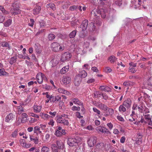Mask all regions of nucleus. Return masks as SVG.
<instances>
[{
	"instance_id": "obj_1",
	"label": "nucleus",
	"mask_w": 152,
	"mask_h": 152,
	"mask_svg": "<svg viewBox=\"0 0 152 152\" xmlns=\"http://www.w3.org/2000/svg\"><path fill=\"white\" fill-rule=\"evenodd\" d=\"M50 46L52 50L54 52L63 51L65 47L64 45H60L56 42H53L51 44Z\"/></svg>"
},
{
	"instance_id": "obj_2",
	"label": "nucleus",
	"mask_w": 152,
	"mask_h": 152,
	"mask_svg": "<svg viewBox=\"0 0 152 152\" xmlns=\"http://www.w3.org/2000/svg\"><path fill=\"white\" fill-rule=\"evenodd\" d=\"M80 139L79 137L75 138H69L67 140V144L70 146L73 147L76 146L79 142Z\"/></svg>"
},
{
	"instance_id": "obj_3",
	"label": "nucleus",
	"mask_w": 152,
	"mask_h": 152,
	"mask_svg": "<svg viewBox=\"0 0 152 152\" xmlns=\"http://www.w3.org/2000/svg\"><path fill=\"white\" fill-rule=\"evenodd\" d=\"M36 79L39 83L41 84L43 80H47V78L45 75L42 73H38L36 76Z\"/></svg>"
},
{
	"instance_id": "obj_4",
	"label": "nucleus",
	"mask_w": 152,
	"mask_h": 152,
	"mask_svg": "<svg viewBox=\"0 0 152 152\" xmlns=\"http://www.w3.org/2000/svg\"><path fill=\"white\" fill-rule=\"evenodd\" d=\"M71 57V55L68 52H66L63 53L60 59V60L62 62L68 60Z\"/></svg>"
},
{
	"instance_id": "obj_5",
	"label": "nucleus",
	"mask_w": 152,
	"mask_h": 152,
	"mask_svg": "<svg viewBox=\"0 0 152 152\" xmlns=\"http://www.w3.org/2000/svg\"><path fill=\"white\" fill-rule=\"evenodd\" d=\"M138 108L139 112L141 113H143V115L144 114L149 113V109L143 104H141L138 106Z\"/></svg>"
},
{
	"instance_id": "obj_6",
	"label": "nucleus",
	"mask_w": 152,
	"mask_h": 152,
	"mask_svg": "<svg viewBox=\"0 0 152 152\" xmlns=\"http://www.w3.org/2000/svg\"><path fill=\"white\" fill-rule=\"evenodd\" d=\"M57 122L58 123L62 124L65 125L67 126L69 125V123L67 120L62 118V117H58L57 118Z\"/></svg>"
},
{
	"instance_id": "obj_7",
	"label": "nucleus",
	"mask_w": 152,
	"mask_h": 152,
	"mask_svg": "<svg viewBox=\"0 0 152 152\" xmlns=\"http://www.w3.org/2000/svg\"><path fill=\"white\" fill-rule=\"evenodd\" d=\"M34 48L36 55L37 56H39L41 53L42 51L40 45L39 44L36 43L35 44Z\"/></svg>"
},
{
	"instance_id": "obj_8",
	"label": "nucleus",
	"mask_w": 152,
	"mask_h": 152,
	"mask_svg": "<svg viewBox=\"0 0 152 152\" xmlns=\"http://www.w3.org/2000/svg\"><path fill=\"white\" fill-rule=\"evenodd\" d=\"M132 101L130 98H128L124 101L123 103V105L127 108V109L131 107Z\"/></svg>"
},
{
	"instance_id": "obj_9",
	"label": "nucleus",
	"mask_w": 152,
	"mask_h": 152,
	"mask_svg": "<svg viewBox=\"0 0 152 152\" xmlns=\"http://www.w3.org/2000/svg\"><path fill=\"white\" fill-rule=\"evenodd\" d=\"M99 89L101 91H104L106 92H111V89L105 85L100 86Z\"/></svg>"
},
{
	"instance_id": "obj_10",
	"label": "nucleus",
	"mask_w": 152,
	"mask_h": 152,
	"mask_svg": "<svg viewBox=\"0 0 152 152\" xmlns=\"http://www.w3.org/2000/svg\"><path fill=\"white\" fill-rule=\"evenodd\" d=\"M34 111L36 113H39L41 110L42 106L40 104H35L33 107Z\"/></svg>"
},
{
	"instance_id": "obj_11",
	"label": "nucleus",
	"mask_w": 152,
	"mask_h": 152,
	"mask_svg": "<svg viewBox=\"0 0 152 152\" xmlns=\"http://www.w3.org/2000/svg\"><path fill=\"white\" fill-rule=\"evenodd\" d=\"M143 115L144 116L145 118L146 121V123H147L148 125L152 126L151 116L149 114L144 115Z\"/></svg>"
},
{
	"instance_id": "obj_12",
	"label": "nucleus",
	"mask_w": 152,
	"mask_h": 152,
	"mask_svg": "<svg viewBox=\"0 0 152 152\" xmlns=\"http://www.w3.org/2000/svg\"><path fill=\"white\" fill-rule=\"evenodd\" d=\"M58 91L60 93L65 94L67 95L71 94L68 91L65 90L64 88L61 87L59 88L58 89Z\"/></svg>"
},
{
	"instance_id": "obj_13",
	"label": "nucleus",
	"mask_w": 152,
	"mask_h": 152,
	"mask_svg": "<svg viewBox=\"0 0 152 152\" xmlns=\"http://www.w3.org/2000/svg\"><path fill=\"white\" fill-rule=\"evenodd\" d=\"M71 78L68 76H63L62 79V81L65 84H69L71 82Z\"/></svg>"
},
{
	"instance_id": "obj_14",
	"label": "nucleus",
	"mask_w": 152,
	"mask_h": 152,
	"mask_svg": "<svg viewBox=\"0 0 152 152\" xmlns=\"http://www.w3.org/2000/svg\"><path fill=\"white\" fill-rule=\"evenodd\" d=\"M14 118V116L12 113H10L7 115L5 118V121L7 122H10L12 121L13 118Z\"/></svg>"
},
{
	"instance_id": "obj_15",
	"label": "nucleus",
	"mask_w": 152,
	"mask_h": 152,
	"mask_svg": "<svg viewBox=\"0 0 152 152\" xmlns=\"http://www.w3.org/2000/svg\"><path fill=\"white\" fill-rule=\"evenodd\" d=\"M87 73L85 70L80 69L79 73L78 76L79 77L84 78L87 76Z\"/></svg>"
},
{
	"instance_id": "obj_16",
	"label": "nucleus",
	"mask_w": 152,
	"mask_h": 152,
	"mask_svg": "<svg viewBox=\"0 0 152 152\" xmlns=\"http://www.w3.org/2000/svg\"><path fill=\"white\" fill-rule=\"evenodd\" d=\"M106 111V113L104 114L105 116L112 115L114 113V110L112 108H109L108 107V109Z\"/></svg>"
},
{
	"instance_id": "obj_17",
	"label": "nucleus",
	"mask_w": 152,
	"mask_h": 152,
	"mask_svg": "<svg viewBox=\"0 0 152 152\" xmlns=\"http://www.w3.org/2000/svg\"><path fill=\"white\" fill-rule=\"evenodd\" d=\"M62 130V127L59 126L58 127V129L56 130L55 132V134L57 137H61L62 134L61 132V130Z\"/></svg>"
},
{
	"instance_id": "obj_18",
	"label": "nucleus",
	"mask_w": 152,
	"mask_h": 152,
	"mask_svg": "<svg viewBox=\"0 0 152 152\" xmlns=\"http://www.w3.org/2000/svg\"><path fill=\"white\" fill-rule=\"evenodd\" d=\"M88 25V21L86 20L83 21L81 25V28L83 31H84L86 29Z\"/></svg>"
},
{
	"instance_id": "obj_19",
	"label": "nucleus",
	"mask_w": 152,
	"mask_h": 152,
	"mask_svg": "<svg viewBox=\"0 0 152 152\" xmlns=\"http://www.w3.org/2000/svg\"><path fill=\"white\" fill-rule=\"evenodd\" d=\"M69 68V65H67L63 67L60 70L61 74H64L68 71Z\"/></svg>"
},
{
	"instance_id": "obj_20",
	"label": "nucleus",
	"mask_w": 152,
	"mask_h": 152,
	"mask_svg": "<svg viewBox=\"0 0 152 152\" xmlns=\"http://www.w3.org/2000/svg\"><path fill=\"white\" fill-rule=\"evenodd\" d=\"M30 139L31 141L34 142L35 144H37L39 142L38 138L37 137H34L32 136H30Z\"/></svg>"
},
{
	"instance_id": "obj_21",
	"label": "nucleus",
	"mask_w": 152,
	"mask_h": 152,
	"mask_svg": "<svg viewBox=\"0 0 152 152\" xmlns=\"http://www.w3.org/2000/svg\"><path fill=\"white\" fill-rule=\"evenodd\" d=\"M40 116L42 118L45 120L48 119L50 117V116L49 115L42 113H40Z\"/></svg>"
},
{
	"instance_id": "obj_22",
	"label": "nucleus",
	"mask_w": 152,
	"mask_h": 152,
	"mask_svg": "<svg viewBox=\"0 0 152 152\" xmlns=\"http://www.w3.org/2000/svg\"><path fill=\"white\" fill-rule=\"evenodd\" d=\"M22 118L21 121L22 123H25L27 121V118L28 116L26 113H23L22 114Z\"/></svg>"
},
{
	"instance_id": "obj_23",
	"label": "nucleus",
	"mask_w": 152,
	"mask_h": 152,
	"mask_svg": "<svg viewBox=\"0 0 152 152\" xmlns=\"http://www.w3.org/2000/svg\"><path fill=\"white\" fill-rule=\"evenodd\" d=\"M41 10V8L39 6H37L33 10V12L34 14L35 15L38 14L40 12Z\"/></svg>"
},
{
	"instance_id": "obj_24",
	"label": "nucleus",
	"mask_w": 152,
	"mask_h": 152,
	"mask_svg": "<svg viewBox=\"0 0 152 152\" xmlns=\"http://www.w3.org/2000/svg\"><path fill=\"white\" fill-rule=\"evenodd\" d=\"M81 82V79L78 76H77L75 77L74 80L75 84V86H77L80 84Z\"/></svg>"
},
{
	"instance_id": "obj_25",
	"label": "nucleus",
	"mask_w": 152,
	"mask_h": 152,
	"mask_svg": "<svg viewBox=\"0 0 152 152\" xmlns=\"http://www.w3.org/2000/svg\"><path fill=\"white\" fill-rule=\"evenodd\" d=\"M72 102L75 104H77L79 105L83 106V103L81 102L78 99L74 98L72 99Z\"/></svg>"
},
{
	"instance_id": "obj_26",
	"label": "nucleus",
	"mask_w": 152,
	"mask_h": 152,
	"mask_svg": "<svg viewBox=\"0 0 152 152\" xmlns=\"http://www.w3.org/2000/svg\"><path fill=\"white\" fill-rule=\"evenodd\" d=\"M126 107L123 105H121L119 108V111L120 112H125L126 111Z\"/></svg>"
},
{
	"instance_id": "obj_27",
	"label": "nucleus",
	"mask_w": 152,
	"mask_h": 152,
	"mask_svg": "<svg viewBox=\"0 0 152 152\" xmlns=\"http://www.w3.org/2000/svg\"><path fill=\"white\" fill-rule=\"evenodd\" d=\"M52 66H54L58 64L59 62V60L57 58H54L51 61Z\"/></svg>"
},
{
	"instance_id": "obj_28",
	"label": "nucleus",
	"mask_w": 152,
	"mask_h": 152,
	"mask_svg": "<svg viewBox=\"0 0 152 152\" xmlns=\"http://www.w3.org/2000/svg\"><path fill=\"white\" fill-rule=\"evenodd\" d=\"M105 128L103 127L99 126L96 128V129L98 132H101L102 133H104V129Z\"/></svg>"
},
{
	"instance_id": "obj_29",
	"label": "nucleus",
	"mask_w": 152,
	"mask_h": 152,
	"mask_svg": "<svg viewBox=\"0 0 152 152\" xmlns=\"http://www.w3.org/2000/svg\"><path fill=\"white\" fill-rule=\"evenodd\" d=\"M88 143L89 146L92 147L94 145V140L91 138L88 140Z\"/></svg>"
},
{
	"instance_id": "obj_30",
	"label": "nucleus",
	"mask_w": 152,
	"mask_h": 152,
	"mask_svg": "<svg viewBox=\"0 0 152 152\" xmlns=\"http://www.w3.org/2000/svg\"><path fill=\"white\" fill-rule=\"evenodd\" d=\"M17 109L18 110V112L19 114H20L22 112H25L24 110L21 105L18 106Z\"/></svg>"
},
{
	"instance_id": "obj_31",
	"label": "nucleus",
	"mask_w": 152,
	"mask_h": 152,
	"mask_svg": "<svg viewBox=\"0 0 152 152\" xmlns=\"http://www.w3.org/2000/svg\"><path fill=\"white\" fill-rule=\"evenodd\" d=\"M51 148L53 152H58V148L56 144H53Z\"/></svg>"
},
{
	"instance_id": "obj_32",
	"label": "nucleus",
	"mask_w": 152,
	"mask_h": 152,
	"mask_svg": "<svg viewBox=\"0 0 152 152\" xmlns=\"http://www.w3.org/2000/svg\"><path fill=\"white\" fill-rule=\"evenodd\" d=\"M97 12L98 14L101 15L105 13V12L104 10L103 9H100L99 10L97 11ZM106 15L104 14H103V17L104 18L105 17Z\"/></svg>"
},
{
	"instance_id": "obj_33",
	"label": "nucleus",
	"mask_w": 152,
	"mask_h": 152,
	"mask_svg": "<svg viewBox=\"0 0 152 152\" xmlns=\"http://www.w3.org/2000/svg\"><path fill=\"white\" fill-rule=\"evenodd\" d=\"M104 143L101 142L97 144L96 147L97 149L99 150L102 148L104 146Z\"/></svg>"
},
{
	"instance_id": "obj_34",
	"label": "nucleus",
	"mask_w": 152,
	"mask_h": 152,
	"mask_svg": "<svg viewBox=\"0 0 152 152\" xmlns=\"http://www.w3.org/2000/svg\"><path fill=\"white\" fill-rule=\"evenodd\" d=\"M77 32L76 30H74L71 32L69 35V37L70 38H74Z\"/></svg>"
},
{
	"instance_id": "obj_35",
	"label": "nucleus",
	"mask_w": 152,
	"mask_h": 152,
	"mask_svg": "<svg viewBox=\"0 0 152 152\" xmlns=\"http://www.w3.org/2000/svg\"><path fill=\"white\" fill-rule=\"evenodd\" d=\"M1 45L3 47H5L7 48L9 50L11 49V47L9 46L8 43L7 42H1Z\"/></svg>"
},
{
	"instance_id": "obj_36",
	"label": "nucleus",
	"mask_w": 152,
	"mask_h": 152,
	"mask_svg": "<svg viewBox=\"0 0 152 152\" xmlns=\"http://www.w3.org/2000/svg\"><path fill=\"white\" fill-rule=\"evenodd\" d=\"M117 58L114 56H111L109 58V60L110 61L111 63H113Z\"/></svg>"
},
{
	"instance_id": "obj_37",
	"label": "nucleus",
	"mask_w": 152,
	"mask_h": 152,
	"mask_svg": "<svg viewBox=\"0 0 152 152\" xmlns=\"http://www.w3.org/2000/svg\"><path fill=\"white\" fill-rule=\"evenodd\" d=\"M16 61V57H13L11 58L10 59L9 62L10 63L12 64L15 63Z\"/></svg>"
},
{
	"instance_id": "obj_38",
	"label": "nucleus",
	"mask_w": 152,
	"mask_h": 152,
	"mask_svg": "<svg viewBox=\"0 0 152 152\" xmlns=\"http://www.w3.org/2000/svg\"><path fill=\"white\" fill-rule=\"evenodd\" d=\"M129 69V72L132 73H134L137 71V69L132 67V66H130Z\"/></svg>"
},
{
	"instance_id": "obj_39",
	"label": "nucleus",
	"mask_w": 152,
	"mask_h": 152,
	"mask_svg": "<svg viewBox=\"0 0 152 152\" xmlns=\"http://www.w3.org/2000/svg\"><path fill=\"white\" fill-rule=\"evenodd\" d=\"M49 148L46 146H43L41 150V152H49Z\"/></svg>"
},
{
	"instance_id": "obj_40",
	"label": "nucleus",
	"mask_w": 152,
	"mask_h": 152,
	"mask_svg": "<svg viewBox=\"0 0 152 152\" xmlns=\"http://www.w3.org/2000/svg\"><path fill=\"white\" fill-rule=\"evenodd\" d=\"M12 20L11 19H9L4 23V26L6 27L9 26L12 23Z\"/></svg>"
},
{
	"instance_id": "obj_41",
	"label": "nucleus",
	"mask_w": 152,
	"mask_h": 152,
	"mask_svg": "<svg viewBox=\"0 0 152 152\" xmlns=\"http://www.w3.org/2000/svg\"><path fill=\"white\" fill-rule=\"evenodd\" d=\"M115 4L120 6L122 4V0H114Z\"/></svg>"
},
{
	"instance_id": "obj_42",
	"label": "nucleus",
	"mask_w": 152,
	"mask_h": 152,
	"mask_svg": "<svg viewBox=\"0 0 152 152\" xmlns=\"http://www.w3.org/2000/svg\"><path fill=\"white\" fill-rule=\"evenodd\" d=\"M147 85L148 86H152V77H150L147 80Z\"/></svg>"
},
{
	"instance_id": "obj_43",
	"label": "nucleus",
	"mask_w": 152,
	"mask_h": 152,
	"mask_svg": "<svg viewBox=\"0 0 152 152\" xmlns=\"http://www.w3.org/2000/svg\"><path fill=\"white\" fill-rule=\"evenodd\" d=\"M55 37V36L53 34H50L48 35V39L49 40H51L53 39Z\"/></svg>"
},
{
	"instance_id": "obj_44",
	"label": "nucleus",
	"mask_w": 152,
	"mask_h": 152,
	"mask_svg": "<svg viewBox=\"0 0 152 152\" xmlns=\"http://www.w3.org/2000/svg\"><path fill=\"white\" fill-rule=\"evenodd\" d=\"M6 72L4 69H0V76L4 75H6Z\"/></svg>"
},
{
	"instance_id": "obj_45",
	"label": "nucleus",
	"mask_w": 152,
	"mask_h": 152,
	"mask_svg": "<svg viewBox=\"0 0 152 152\" xmlns=\"http://www.w3.org/2000/svg\"><path fill=\"white\" fill-rule=\"evenodd\" d=\"M108 109V107L106 105H105L104 104H102V106L101 107V108L100 109L104 110V111H106V110H107Z\"/></svg>"
},
{
	"instance_id": "obj_46",
	"label": "nucleus",
	"mask_w": 152,
	"mask_h": 152,
	"mask_svg": "<svg viewBox=\"0 0 152 152\" xmlns=\"http://www.w3.org/2000/svg\"><path fill=\"white\" fill-rule=\"evenodd\" d=\"M72 110L73 111H79L80 110V108L79 107L74 106L72 107Z\"/></svg>"
},
{
	"instance_id": "obj_47",
	"label": "nucleus",
	"mask_w": 152,
	"mask_h": 152,
	"mask_svg": "<svg viewBox=\"0 0 152 152\" xmlns=\"http://www.w3.org/2000/svg\"><path fill=\"white\" fill-rule=\"evenodd\" d=\"M0 10H1L2 12L5 14H8V12L6 11L2 6H0Z\"/></svg>"
},
{
	"instance_id": "obj_48",
	"label": "nucleus",
	"mask_w": 152,
	"mask_h": 152,
	"mask_svg": "<svg viewBox=\"0 0 152 152\" xmlns=\"http://www.w3.org/2000/svg\"><path fill=\"white\" fill-rule=\"evenodd\" d=\"M18 135V130H15L12 134V136L13 137H16Z\"/></svg>"
},
{
	"instance_id": "obj_49",
	"label": "nucleus",
	"mask_w": 152,
	"mask_h": 152,
	"mask_svg": "<svg viewBox=\"0 0 152 152\" xmlns=\"http://www.w3.org/2000/svg\"><path fill=\"white\" fill-rule=\"evenodd\" d=\"M77 53L78 54H82L83 53V50L80 48H78L76 50Z\"/></svg>"
},
{
	"instance_id": "obj_50",
	"label": "nucleus",
	"mask_w": 152,
	"mask_h": 152,
	"mask_svg": "<svg viewBox=\"0 0 152 152\" xmlns=\"http://www.w3.org/2000/svg\"><path fill=\"white\" fill-rule=\"evenodd\" d=\"M50 102H55L56 101V100L55 99V97L53 96L52 95L50 96Z\"/></svg>"
},
{
	"instance_id": "obj_51",
	"label": "nucleus",
	"mask_w": 152,
	"mask_h": 152,
	"mask_svg": "<svg viewBox=\"0 0 152 152\" xmlns=\"http://www.w3.org/2000/svg\"><path fill=\"white\" fill-rule=\"evenodd\" d=\"M34 20L32 19H30V22L29 23V25L31 27H33L34 24Z\"/></svg>"
},
{
	"instance_id": "obj_52",
	"label": "nucleus",
	"mask_w": 152,
	"mask_h": 152,
	"mask_svg": "<svg viewBox=\"0 0 152 152\" xmlns=\"http://www.w3.org/2000/svg\"><path fill=\"white\" fill-rule=\"evenodd\" d=\"M54 121L53 119H50L49 122L48 123V124L49 125L51 126H54Z\"/></svg>"
},
{
	"instance_id": "obj_53",
	"label": "nucleus",
	"mask_w": 152,
	"mask_h": 152,
	"mask_svg": "<svg viewBox=\"0 0 152 152\" xmlns=\"http://www.w3.org/2000/svg\"><path fill=\"white\" fill-rule=\"evenodd\" d=\"M56 144L59 149L61 148V146L63 144L62 142H60L59 141H57Z\"/></svg>"
},
{
	"instance_id": "obj_54",
	"label": "nucleus",
	"mask_w": 152,
	"mask_h": 152,
	"mask_svg": "<svg viewBox=\"0 0 152 152\" xmlns=\"http://www.w3.org/2000/svg\"><path fill=\"white\" fill-rule=\"evenodd\" d=\"M77 6L74 5L71 6L69 8V9L72 11H74L77 9Z\"/></svg>"
},
{
	"instance_id": "obj_55",
	"label": "nucleus",
	"mask_w": 152,
	"mask_h": 152,
	"mask_svg": "<svg viewBox=\"0 0 152 152\" xmlns=\"http://www.w3.org/2000/svg\"><path fill=\"white\" fill-rule=\"evenodd\" d=\"M30 144H28L25 142V143H23V144L22 145V146L24 148H28L30 147Z\"/></svg>"
},
{
	"instance_id": "obj_56",
	"label": "nucleus",
	"mask_w": 152,
	"mask_h": 152,
	"mask_svg": "<svg viewBox=\"0 0 152 152\" xmlns=\"http://www.w3.org/2000/svg\"><path fill=\"white\" fill-rule=\"evenodd\" d=\"M40 130V127L38 126H36L34 128V132L35 133H36L37 132V131H39Z\"/></svg>"
},
{
	"instance_id": "obj_57",
	"label": "nucleus",
	"mask_w": 152,
	"mask_h": 152,
	"mask_svg": "<svg viewBox=\"0 0 152 152\" xmlns=\"http://www.w3.org/2000/svg\"><path fill=\"white\" fill-rule=\"evenodd\" d=\"M21 123H22L21 119L20 118H19L18 120L16 122V125L18 126Z\"/></svg>"
},
{
	"instance_id": "obj_58",
	"label": "nucleus",
	"mask_w": 152,
	"mask_h": 152,
	"mask_svg": "<svg viewBox=\"0 0 152 152\" xmlns=\"http://www.w3.org/2000/svg\"><path fill=\"white\" fill-rule=\"evenodd\" d=\"M101 20L99 19L98 20L97 19V18H96V24H98L100 26L101 24Z\"/></svg>"
},
{
	"instance_id": "obj_59",
	"label": "nucleus",
	"mask_w": 152,
	"mask_h": 152,
	"mask_svg": "<svg viewBox=\"0 0 152 152\" xmlns=\"http://www.w3.org/2000/svg\"><path fill=\"white\" fill-rule=\"evenodd\" d=\"M102 93L99 91H96V96L97 95V97H100V96H102Z\"/></svg>"
},
{
	"instance_id": "obj_60",
	"label": "nucleus",
	"mask_w": 152,
	"mask_h": 152,
	"mask_svg": "<svg viewBox=\"0 0 152 152\" xmlns=\"http://www.w3.org/2000/svg\"><path fill=\"white\" fill-rule=\"evenodd\" d=\"M29 115L30 116L32 117H34L38 118H39V116L38 115L35 114L33 113H30Z\"/></svg>"
},
{
	"instance_id": "obj_61",
	"label": "nucleus",
	"mask_w": 152,
	"mask_h": 152,
	"mask_svg": "<svg viewBox=\"0 0 152 152\" xmlns=\"http://www.w3.org/2000/svg\"><path fill=\"white\" fill-rule=\"evenodd\" d=\"M85 35L84 32L82 31L80 33L79 37L81 38H83L85 37Z\"/></svg>"
},
{
	"instance_id": "obj_62",
	"label": "nucleus",
	"mask_w": 152,
	"mask_h": 152,
	"mask_svg": "<svg viewBox=\"0 0 152 152\" xmlns=\"http://www.w3.org/2000/svg\"><path fill=\"white\" fill-rule=\"evenodd\" d=\"M49 6L53 10H55L56 9V8L55 7V5L54 4H49Z\"/></svg>"
},
{
	"instance_id": "obj_63",
	"label": "nucleus",
	"mask_w": 152,
	"mask_h": 152,
	"mask_svg": "<svg viewBox=\"0 0 152 152\" xmlns=\"http://www.w3.org/2000/svg\"><path fill=\"white\" fill-rule=\"evenodd\" d=\"M55 99L56 100V101H58L60 102V101H61V97L59 96H55Z\"/></svg>"
},
{
	"instance_id": "obj_64",
	"label": "nucleus",
	"mask_w": 152,
	"mask_h": 152,
	"mask_svg": "<svg viewBox=\"0 0 152 152\" xmlns=\"http://www.w3.org/2000/svg\"><path fill=\"white\" fill-rule=\"evenodd\" d=\"M104 133H106L107 134H110L111 133L108 129L106 128L104 129Z\"/></svg>"
}]
</instances>
